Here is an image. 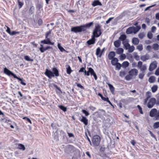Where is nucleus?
Masks as SVG:
<instances>
[{
  "instance_id": "1",
  "label": "nucleus",
  "mask_w": 159,
  "mask_h": 159,
  "mask_svg": "<svg viewBox=\"0 0 159 159\" xmlns=\"http://www.w3.org/2000/svg\"><path fill=\"white\" fill-rule=\"evenodd\" d=\"M52 70L53 72L50 70L46 69L45 72V74L49 78H51L52 77H54L55 76L56 77L59 76V71L56 68H53Z\"/></svg>"
},
{
  "instance_id": "2",
  "label": "nucleus",
  "mask_w": 159,
  "mask_h": 159,
  "mask_svg": "<svg viewBox=\"0 0 159 159\" xmlns=\"http://www.w3.org/2000/svg\"><path fill=\"white\" fill-rule=\"evenodd\" d=\"M101 28V25L98 24H96L93 32L92 36L96 38L99 37L102 34Z\"/></svg>"
},
{
  "instance_id": "3",
  "label": "nucleus",
  "mask_w": 159,
  "mask_h": 159,
  "mask_svg": "<svg viewBox=\"0 0 159 159\" xmlns=\"http://www.w3.org/2000/svg\"><path fill=\"white\" fill-rule=\"evenodd\" d=\"M138 73V70L135 68L131 69L129 72V75H126L125 77V79L126 80H129L132 79L134 77L137 75Z\"/></svg>"
},
{
  "instance_id": "4",
  "label": "nucleus",
  "mask_w": 159,
  "mask_h": 159,
  "mask_svg": "<svg viewBox=\"0 0 159 159\" xmlns=\"http://www.w3.org/2000/svg\"><path fill=\"white\" fill-rule=\"evenodd\" d=\"M52 30H50L46 32L45 34V39L40 41L41 43L44 44H49L53 45L54 44V42H51L50 38H48L49 35L51 34Z\"/></svg>"
},
{
  "instance_id": "5",
  "label": "nucleus",
  "mask_w": 159,
  "mask_h": 159,
  "mask_svg": "<svg viewBox=\"0 0 159 159\" xmlns=\"http://www.w3.org/2000/svg\"><path fill=\"white\" fill-rule=\"evenodd\" d=\"M140 27L139 26H137L136 27H130L127 29L126 33L127 34H130L132 33L136 34L140 30Z\"/></svg>"
},
{
  "instance_id": "6",
  "label": "nucleus",
  "mask_w": 159,
  "mask_h": 159,
  "mask_svg": "<svg viewBox=\"0 0 159 159\" xmlns=\"http://www.w3.org/2000/svg\"><path fill=\"white\" fill-rule=\"evenodd\" d=\"M149 116L152 117H154L156 120H159V111H157L156 108L152 109L149 112Z\"/></svg>"
},
{
  "instance_id": "7",
  "label": "nucleus",
  "mask_w": 159,
  "mask_h": 159,
  "mask_svg": "<svg viewBox=\"0 0 159 159\" xmlns=\"http://www.w3.org/2000/svg\"><path fill=\"white\" fill-rule=\"evenodd\" d=\"M101 139L98 135H94L93 137L92 143L94 146H98L100 143Z\"/></svg>"
},
{
  "instance_id": "8",
  "label": "nucleus",
  "mask_w": 159,
  "mask_h": 159,
  "mask_svg": "<svg viewBox=\"0 0 159 159\" xmlns=\"http://www.w3.org/2000/svg\"><path fill=\"white\" fill-rule=\"evenodd\" d=\"M84 30L82 25L73 27L71 29V32H74L75 33L81 32H84Z\"/></svg>"
},
{
  "instance_id": "9",
  "label": "nucleus",
  "mask_w": 159,
  "mask_h": 159,
  "mask_svg": "<svg viewBox=\"0 0 159 159\" xmlns=\"http://www.w3.org/2000/svg\"><path fill=\"white\" fill-rule=\"evenodd\" d=\"M4 73L8 75H11L13 76L14 78L18 80H20V78L18 77L16 75L12 73L10 70H8L6 67H5L4 68Z\"/></svg>"
},
{
  "instance_id": "10",
  "label": "nucleus",
  "mask_w": 159,
  "mask_h": 159,
  "mask_svg": "<svg viewBox=\"0 0 159 159\" xmlns=\"http://www.w3.org/2000/svg\"><path fill=\"white\" fill-rule=\"evenodd\" d=\"M137 66L142 72H145L147 69L146 64L143 65V62L141 61H139L138 62Z\"/></svg>"
},
{
  "instance_id": "11",
  "label": "nucleus",
  "mask_w": 159,
  "mask_h": 159,
  "mask_svg": "<svg viewBox=\"0 0 159 159\" xmlns=\"http://www.w3.org/2000/svg\"><path fill=\"white\" fill-rule=\"evenodd\" d=\"M156 99L155 98H151L147 103V107L149 108H151L155 105Z\"/></svg>"
},
{
  "instance_id": "12",
  "label": "nucleus",
  "mask_w": 159,
  "mask_h": 159,
  "mask_svg": "<svg viewBox=\"0 0 159 159\" xmlns=\"http://www.w3.org/2000/svg\"><path fill=\"white\" fill-rule=\"evenodd\" d=\"M40 47L39 48V50L42 53L44 52L45 51L49 49H52V47L49 46H47L46 47H44L43 46L42 44H40Z\"/></svg>"
},
{
  "instance_id": "13",
  "label": "nucleus",
  "mask_w": 159,
  "mask_h": 159,
  "mask_svg": "<svg viewBox=\"0 0 159 159\" xmlns=\"http://www.w3.org/2000/svg\"><path fill=\"white\" fill-rule=\"evenodd\" d=\"M157 67V63L156 61L152 62L150 64L149 70L150 71H152L154 70Z\"/></svg>"
},
{
  "instance_id": "14",
  "label": "nucleus",
  "mask_w": 159,
  "mask_h": 159,
  "mask_svg": "<svg viewBox=\"0 0 159 159\" xmlns=\"http://www.w3.org/2000/svg\"><path fill=\"white\" fill-rule=\"evenodd\" d=\"M67 149L69 152L70 153H73V152H75V148L71 145H68L67 147Z\"/></svg>"
},
{
  "instance_id": "15",
  "label": "nucleus",
  "mask_w": 159,
  "mask_h": 159,
  "mask_svg": "<svg viewBox=\"0 0 159 159\" xmlns=\"http://www.w3.org/2000/svg\"><path fill=\"white\" fill-rule=\"evenodd\" d=\"M151 93L149 91H148L146 93V98L144 99V104H146L147 103L148 99L151 97Z\"/></svg>"
},
{
  "instance_id": "16",
  "label": "nucleus",
  "mask_w": 159,
  "mask_h": 159,
  "mask_svg": "<svg viewBox=\"0 0 159 159\" xmlns=\"http://www.w3.org/2000/svg\"><path fill=\"white\" fill-rule=\"evenodd\" d=\"M95 38V37L92 36L91 39L87 41V43L88 45L93 44L95 43L96 41Z\"/></svg>"
},
{
  "instance_id": "17",
  "label": "nucleus",
  "mask_w": 159,
  "mask_h": 159,
  "mask_svg": "<svg viewBox=\"0 0 159 159\" xmlns=\"http://www.w3.org/2000/svg\"><path fill=\"white\" fill-rule=\"evenodd\" d=\"M116 56L115 52L114 51H111L108 54V57L109 60L115 58Z\"/></svg>"
},
{
  "instance_id": "18",
  "label": "nucleus",
  "mask_w": 159,
  "mask_h": 159,
  "mask_svg": "<svg viewBox=\"0 0 159 159\" xmlns=\"http://www.w3.org/2000/svg\"><path fill=\"white\" fill-rule=\"evenodd\" d=\"M93 24V22H90L88 23H87L85 25H82L83 28L84 29V31H86L87 30L86 28H90L92 25Z\"/></svg>"
},
{
  "instance_id": "19",
  "label": "nucleus",
  "mask_w": 159,
  "mask_h": 159,
  "mask_svg": "<svg viewBox=\"0 0 159 159\" xmlns=\"http://www.w3.org/2000/svg\"><path fill=\"white\" fill-rule=\"evenodd\" d=\"M92 5L94 7L97 6H102V4L99 0H95L93 2Z\"/></svg>"
},
{
  "instance_id": "20",
  "label": "nucleus",
  "mask_w": 159,
  "mask_h": 159,
  "mask_svg": "<svg viewBox=\"0 0 159 159\" xmlns=\"http://www.w3.org/2000/svg\"><path fill=\"white\" fill-rule=\"evenodd\" d=\"M6 122L7 123L8 125H10V127L12 129H14V127L13 125H16V124L15 122H12L10 120H6Z\"/></svg>"
},
{
  "instance_id": "21",
  "label": "nucleus",
  "mask_w": 159,
  "mask_h": 159,
  "mask_svg": "<svg viewBox=\"0 0 159 159\" xmlns=\"http://www.w3.org/2000/svg\"><path fill=\"white\" fill-rule=\"evenodd\" d=\"M80 120L83 122L85 126L88 125V120L85 117L82 116V118L81 119H80Z\"/></svg>"
},
{
  "instance_id": "22",
  "label": "nucleus",
  "mask_w": 159,
  "mask_h": 159,
  "mask_svg": "<svg viewBox=\"0 0 159 159\" xmlns=\"http://www.w3.org/2000/svg\"><path fill=\"white\" fill-rule=\"evenodd\" d=\"M149 59V55L147 54L141 56L140 57L141 60L143 61H146L147 60H148Z\"/></svg>"
},
{
  "instance_id": "23",
  "label": "nucleus",
  "mask_w": 159,
  "mask_h": 159,
  "mask_svg": "<svg viewBox=\"0 0 159 159\" xmlns=\"http://www.w3.org/2000/svg\"><path fill=\"white\" fill-rule=\"evenodd\" d=\"M16 146L17 148L22 150V151H24L25 150V148L24 145L21 143H17L16 144Z\"/></svg>"
},
{
  "instance_id": "24",
  "label": "nucleus",
  "mask_w": 159,
  "mask_h": 159,
  "mask_svg": "<svg viewBox=\"0 0 159 159\" xmlns=\"http://www.w3.org/2000/svg\"><path fill=\"white\" fill-rule=\"evenodd\" d=\"M93 70V69L91 67L89 68L88 70V71H86V70H85L84 73L85 75H87V76H89L90 75V73L91 75Z\"/></svg>"
},
{
  "instance_id": "25",
  "label": "nucleus",
  "mask_w": 159,
  "mask_h": 159,
  "mask_svg": "<svg viewBox=\"0 0 159 159\" xmlns=\"http://www.w3.org/2000/svg\"><path fill=\"white\" fill-rule=\"evenodd\" d=\"M107 84L108 85V87L109 88L110 90L111 93L112 94H114L115 90L114 87L112 85L110 84V83H107Z\"/></svg>"
},
{
  "instance_id": "26",
  "label": "nucleus",
  "mask_w": 159,
  "mask_h": 159,
  "mask_svg": "<svg viewBox=\"0 0 159 159\" xmlns=\"http://www.w3.org/2000/svg\"><path fill=\"white\" fill-rule=\"evenodd\" d=\"M111 60V64L113 66H115L117 63H118V60L116 57H115V58H114Z\"/></svg>"
},
{
  "instance_id": "27",
  "label": "nucleus",
  "mask_w": 159,
  "mask_h": 159,
  "mask_svg": "<svg viewBox=\"0 0 159 159\" xmlns=\"http://www.w3.org/2000/svg\"><path fill=\"white\" fill-rule=\"evenodd\" d=\"M121 42L119 40L115 41L114 42V44L115 46L117 48H119L121 45Z\"/></svg>"
},
{
  "instance_id": "28",
  "label": "nucleus",
  "mask_w": 159,
  "mask_h": 159,
  "mask_svg": "<svg viewBox=\"0 0 159 159\" xmlns=\"http://www.w3.org/2000/svg\"><path fill=\"white\" fill-rule=\"evenodd\" d=\"M127 38L125 34H123L121 35L119 38V40L120 41H122V42H125V41Z\"/></svg>"
},
{
  "instance_id": "29",
  "label": "nucleus",
  "mask_w": 159,
  "mask_h": 159,
  "mask_svg": "<svg viewBox=\"0 0 159 159\" xmlns=\"http://www.w3.org/2000/svg\"><path fill=\"white\" fill-rule=\"evenodd\" d=\"M132 42L134 44L138 45L139 43V40L137 38H134L132 39Z\"/></svg>"
},
{
  "instance_id": "30",
  "label": "nucleus",
  "mask_w": 159,
  "mask_h": 159,
  "mask_svg": "<svg viewBox=\"0 0 159 159\" xmlns=\"http://www.w3.org/2000/svg\"><path fill=\"white\" fill-rule=\"evenodd\" d=\"M122 44L124 45L125 48L127 50L129 47L130 45L128 43V41L122 42Z\"/></svg>"
},
{
  "instance_id": "31",
  "label": "nucleus",
  "mask_w": 159,
  "mask_h": 159,
  "mask_svg": "<svg viewBox=\"0 0 159 159\" xmlns=\"http://www.w3.org/2000/svg\"><path fill=\"white\" fill-rule=\"evenodd\" d=\"M156 80V78L154 76H152L148 79V81L150 83H154Z\"/></svg>"
},
{
  "instance_id": "32",
  "label": "nucleus",
  "mask_w": 159,
  "mask_h": 159,
  "mask_svg": "<svg viewBox=\"0 0 159 159\" xmlns=\"http://www.w3.org/2000/svg\"><path fill=\"white\" fill-rule=\"evenodd\" d=\"M66 67V73L70 75L72 71V70L71 69V67L69 65H67Z\"/></svg>"
},
{
  "instance_id": "33",
  "label": "nucleus",
  "mask_w": 159,
  "mask_h": 159,
  "mask_svg": "<svg viewBox=\"0 0 159 159\" xmlns=\"http://www.w3.org/2000/svg\"><path fill=\"white\" fill-rule=\"evenodd\" d=\"M124 52L123 49L122 48H119L116 50V53L119 55L123 53Z\"/></svg>"
},
{
  "instance_id": "34",
  "label": "nucleus",
  "mask_w": 159,
  "mask_h": 159,
  "mask_svg": "<svg viewBox=\"0 0 159 159\" xmlns=\"http://www.w3.org/2000/svg\"><path fill=\"white\" fill-rule=\"evenodd\" d=\"M152 48L155 50H157L159 49V45L157 43H154L152 45Z\"/></svg>"
},
{
  "instance_id": "35",
  "label": "nucleus",
  "mask_w": 159,
  "mask_h": 159,
  "mask_svg": "<svg viewBox=\"0 0 159 159\" xmlns=\"http://www.w3.org/2000/svg\"><path fill=\"white\" fill-rule=\"evenodd\" d=\"M102 99L104 101H106V102H108L109 103V104H110L112 106H113L112 104L111 103V102L109 100V98L108 97L105 98L103 97Z\"/></svg>"
},
{
  "instance_id": "36",
  "label": "nucleus",
  "mask_w": 159,
  "mask_h": 159,
  "mask_svg": "<svg viewBox=\"0 0 159 159\" xmlns=\"http://www.w3.org/2000/svg\"><path fill=\"white\" fill-rule=\"evenodd\" d=\"M129 62L127 61H125L122 64V66L124 68H126L129 66Z\"/></svg>"
},
{
  "instance_id": "37",
  "label": "nucleus",
  "mask_w": 159,
  "mask_h": 159,
  "mask_svg": "<svg viewBox=\"0 0 159 159\" xmlns=\"http://www.w3.org/2000/svg\"><path fill=\"white\" fill-rule=\"evenodd\" d=\"M24 58L25 60L28 61H34L33 59H31L30 57L27 55L25 56Z\"/></svg>"
},
{
  "instance_id": "38",
  "label": "nucleus",
  "mask_w": 159,
  "mask_h": 159,
  "mask_svg": "<svg viewBox=\"0 0 159 159\" xmlns=\"http://www.w3.org/2000/svg\"><path fill=\"white\" fill-rule=\"evenodd\" d=\"M57 47L60 50V51L61 52H63L64 51H66V50L61 46V44L60 43H58L57 44Z\"/></svg>"
},
{
  "instance_id": "39",
  "label": "nucleus",
  "mask_w": 159,
  "mask_h": 159,
  "mask_svg": "<svg viewBox=\"0 0 159 159\" xmlns=\"http://www.w3.org/2000/svg\"><path fill=\"white\" fill-rule=\"evenodd\" d=\"M75 152H73V153L74 156H76L77 155H78L80 153V151L79 149L75 148Z\"/></svg>"
},
{
  "instance_id": "40",
  "label": "nucleus",
  "mask_w": 159,
  "mask_h": 159,
  "mask_svg": "<svg viewBox=\"0 0 159 159\" xmlns=\"http://www.w3.org/2000/svg\"><path fill=\"white\" fill-rule=\"evenodd\" d=\"M158 87L156 85H153L152 88V91L153 93H155Z\"/></svg>"
},
{
  "instance_id": "41",
  "label": "nucleus",
  "mask_w": 159,
  "mask_h": 159,
  "mask_svg": "<svg viewBox=\"0 0 159 159\" xmlns=\"http://www.w3.org/2000/svg\"><path fill=\"white\" fill-rule=\"evenodd\" d=\"M134 49L135 48L134 46H130L129 48L128 49V52H132L134 50Z\"/></svg>"
},
{
  "instance_id": "42",
  "label": "nucleus",
  "mask_w": 159,
  "mask_h": 159,
  "mask_svg": "<svg viewBox=\"0 0 159 159\" xmlns=\"http://www.w3.org/2000/svg\"><path fill=\"white\" fill-rule=\"evenodd\" d=\"M145 75V72H142L139 75V78L140 79H142Z\"/></svg>"
},
{
  "instance_id": "43",
  "label": "nucleus",
  "mask_w": 159,
  "mask_h": 159,
  "mask_svg": "<svg viewBox=\"0 0 159 159\" xmlns=\"http://www.w3.org/2000/svg\"><path fill=\"white\" fill-rule=\"evenodd\" d=\"M137 48L139 51H141L143 48V45L141 44H139L137 46Z\"/></svg>"
},
{
  "instance_id": "44",
  "label": "nucleus",
  "mask_w": 159,
  "mask_h": 159,
  "mask_svg": "<svg viewBox=\"0 0 159 159\" xmlns=\"http://www.w3.org/2000/svg\"><path fill=\"white\" fill-rule=\"evenodd\" d=\"M126 75V72L125 71H121L120 72L119 75L121 77H124Z\"/></svg>"
},
{
  "instance_id": "45",
  "label": "nucleus",
  "mask_w": 159,
  "mask_h": 159,
  "mask_svg": "<svg viewBox=\"0 0 159 159\" xmlns=\"http://www.w3.org/2000/svg\"><path fill=\"white\" fill-rule=\"evenodd\" d=\"M154 129L158 128L159 127V122H157L154 123L153 125Z\"/></svg>"
},
{
  "instance_id": "46",
  "label": "nucleus",
  "mask_w": 159,
  "mask_h": 159,
  "mask_svg": "<svg viewBox=\"0 0 159 159\" xmlns=\"http://www.w3.org/2000/svg\"><path fill=\"white\" fill-rule=\"evenodd\" d=\"M91 75V76L93 75V76L95 80H97V79H98L97 76L93 70Z\"/></svg>"
},
{
  "instance_id": "47",
  "label": "nucleus",
  "mask_w": 159,
  "mask_h": 159,
  "mask_svg": "<svg viewBox=\"0 0 159 159\" xmlns=\"http://www.w3.org/2000/svg\"><path fill=\"white\" fill-rule=\"evenodd\" d=\"M100 53V48L99 47H98L96 50V54L97 56L99 57Z\"/></svg>"
},
{
  "instance_id": "48",
  "label": "nucleus",
  "mask_w": 159,
  "mask_h": 159,
  "mask_svg": "<svg viewBox=\"0 0 159 159\" xmlns=\"http://www.w3.org/2000/svg\"><path fill=\"white\" fill-rule=\"evenodd\" d=\"M126 57V56L125 54H122L120 56V59L121 60H124Z\"/></svg>"
},
{
  "instance_id": "49",
  "label": "nucleus",
  "mask_w": 159,
  "mask_h": 159,
  "mask_svg": "<svg viewBox=\"0 0 159 159\" xmlns=\"http://www.w3.org/2000/svg\"><path fill=\"white\" fill-rule=\"evenodd\" d=\"M116 68L117 70H120L121 66V65L120 63H117L116 65Z\"/></svg>"
},
{
  "instance_id": "50",
  "label": "nucleus",
  "mask_w": 159,
  "mask_h": 159,
  "mask_svg": "<svg viewBox=\"0 0 159 159\" xmlns=\"http://www.w3.org/2000/svg\"><path fill=\"white\" fill-rule=\"evenodd\" d=\"M60 109L64 111L65 112L67 110V108L66 107L62 105H61L59 107Z\"/></svg>"
},
{
  "instance_id": "51",
  "label": "nucleus",
  "mask_w": 159,
  "mask_h": 159,
  "mask_svg": "<svg viewBox=\"0 0 159 159\" xmlns=\"http://www.w3.org/2000/svg\"><path fill=\"white\" fill-rule=\"evenodd\" d=\"M138 36L139 38L142 39L144 36V34L143 33H140L138 35Z\"/></svg>"
},
{
  "instance_id": "52",
  "label": "nucleus",
  "mask_w": 159,
  "mask_h": 159,
  "mask_svg": "<svg viewBox=\"0 0 159 159\" xmlns=\"http://www.w3.org/2000/svg\"><path fill=\"white\" fill-rule=\"evenodd\" d=\"M17 1L18 3L19 8H21L24 4L23 2H20V0H17Z\"/></svg>"
},
{
  "instance_id": "53",
  "label": "nucleus",
  "mask_w": 159,
  "mask_h": 159,
  "mask_svg": "<svg viewBox=\"0 0 159 159\" xmlns=\"http://www.w3.org/2000/svg\"><path fill=\"white\" fill-rule=\"evenodd\" d=\"M34 8L33 6H32L30 7V8L29 10V12L31 14H32L33 13V11L34 10Z\"/></svg>"
},
{
  "instance_id": "54",
  "label": "nucleus",
  "mask_w": 159,
  "mask_h": 159,
  "mask_svg": "<svg viewBox=\"0 0 159 159\" xmlns=\"http://www.w3.org/2000/svg\"><path fill=\"white\" fill-rule=\"evenodd\" d=\"M82 111L83 113L85 114V116H88L89 115V112L84 110H82Z\"/></svg>"
},
{
  "instance_id": "55",
  "label": "nucleus",
  "mask_w": 159,
  "mask_h": 159,
  "mask_svg": "<svg viewBox=\"0 0 159 159\" xmlns=\"http://www.w3.org/2000/svg\"><path fill=\"white\" fill-rule=\"evenodd\" d=\"M137 107L138 108L139 110L140 113H141V114H143V111L142 107L139 105H138L137 106Z\"/></svg>"
},
{
  "instance_id": "56",
  "label": "nucleus",
  "mask_w": 159,
  "mask_h": 159,
  "mask_svg": "<svg viewBox=\"0 0 159 159\" xmlns=\"http://www.w3.org/2000/svg\"><path fill=\"white\" fill-rule=\"evenodd\" d=\"M23 119L26 120L29 123H30V124H32L31 121L29 118H28L26 117H24L23 118Z\"/></svg>"
},
{
  "instance_id": "57",
  "label": "nucleus",
  "mask_w": 159,
  "mask_h": 159,
  "mask_svg": "<svg viewBox=\"0 0 159 159\" xmlns=\"http://www.w3.org/2000/svg\"><path fill=\"white\" fill-rule=\"evenodd\" d=\"M43 23V21L42 19L39 18L38 20V24L39 25H41Z\"/></svg>"
},
{
  "instance_id": "58",
  "label": "nucleus",
  "mask_w": 159,
  "mask_h": 159,
  "mask_svg": "<svg viewBox=\"0 0 159 159\" xmlns=\"http://www.w3.org/2000/svg\"><path fill=\"white\" fill-rule=\"evenodd\" d=\"M147 36L149 39H151L152 38L153 35L151 33H148L147 34Z\"/></svg>"
},
{
  "instance_id": "59",
  "label": "nucleus",
  "mask_w": 159,
  "mask_h": 159,
  "mask_svg": "<svg viewBox=\"0 0 159 159\" xmlns=\"http://www.w3.org/2000/svg\"><path fill=\"white\" fill-rule=\"evenodd\" d=\"M75 84H77V86L78 87L80 88L81 89H84V87L82 86L81 84L76 83Z\"/></svg>"
},
{
  "instance_id": "60",
  "label": "nucleus",
  "mask_w": 159,
  "mask_h": 159,
  "mask_svg": "<svg viewBox=\"0 0 159 159\" xmlns=\"http://www.w3.org/2000/svg\"><path fill=\"white\" fill-rule=\"evenodd\" d=\"M20 33L19 32H16V31H13L11 32V34H10V35H13L15 34H19Z\"/></svg>"
},
{
  "instance_id": "61",
  "label": "nucleus",
  "mask_w": 159,
  "mask_h": 159,
  "mask_svg": "<svg viewBox=\"0 0 159 159\" xmlns=\"http://www.w3.org/2000/svg\"><path fill=\"white\" fill-rule=\"evenodd\" d=\"M105 50V48H103L101 51L100 50L101 53H100V55L99 56V57H101L103 53L104 52Z\"/></svg>"
},
{
  "instance_id": "62",
  "label": "nucleus",
  "mask_w": 159,
  "mask_h": 159,
  "mask_svg": "<svg viewBox=\"0 0 159 159\" xmlns=\"http://www.w3.org/2000/svg\"><path fill=\"white\" fill-rule=\"evenodd\" d=\"M85 70V68L84 67H81L80 69L79 70V72H84Z\"/></svg>"
},
{
  "instance_id": "63",
  "label": "nucleus",
  "mask_w": 159,
  "mask_h": 159,
  "mask_svg": "<svg viewBox=\"0 0 159 159\" xmlns=\"http://www.w3.org/2000/svg\"><path fill=\"white\" fill-rule=\"evenodd\" d=\"M89 108L90 110H91L93 111H94L96 109V107H95L93 106H89Z\"/></svg>"
},
{
  "instance_id": "64",
  "label": "nucleus",
  "mask_w": 159,
  "mask_h": 159,
  "mask_svg": "<svg viewBox=\"0 0 159 159\" xmlns=\"http://www.w3.org/2000/svg\"><path fill=\"white\" fill-rule=\"evenodd\" d=\"M155 74L157 75H159V68H158L156 71Z\"/></svg>"
}]
</instances>
